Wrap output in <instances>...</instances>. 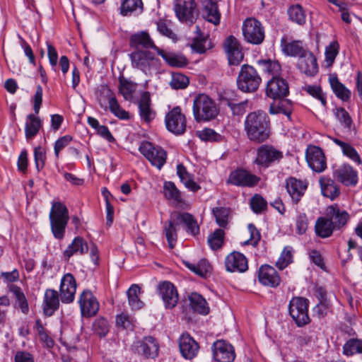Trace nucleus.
<instances>
[{
    "mask_svg": "<svg viewBox=\"0 0 362 362\" xmlns=\"http://www.w3.org/2000/svg\"><path fill=\"white\" fill-rule=\"evenodd\" d=\"M157 291L167 309L174 308L179 300V295L176 287L170 281H163L158 284Z\"/></svg>",
    "mask_w": 362,
    "mask_h": 362,
    "instance_id": "obj_13",
    "label": "nucleus"
},
{
    "mask_svg": "<svg viewBox=\"0 0 362 362\" xmlns=\"http://www.w3.org/2000/svg\"><path fill=\"white\" fill-rule=\"evenodd\" d=\"M296 66L301 73L308 76H314L318 72L317 59L310 50L298 59Z\"/></svg>",
    "mask_w": 362,
    "mask_h": 362,
    "instance_id": "obj_29",
    "label": "nucleus"
},
{
    "mask_svg": "<svg viewBox=\"0 0 362 362\" xmlns=\"http://www.w3.org/2000/svg\"><path fill=\"white\" fill-rule=\"evenodd\" d=\"M176 16L181 22L193 23L198 16L196 1H177L174 6Z\"/></svg>",
    "mask_w": 362,
    "mask_h": 362,
    "instance_id": "obj_18",
    "label": "nucleus"
},
{
    "mask_svg": "<svg viewBox=\"0 0 362 362\" xmlns=\"http://www.w3.org/2000/svg\"><path fill=\"white\" fill-rule=\"evenodd\" d=\"M204 18L207 21L218 25L220 23L221 13L217 1H207L203 11Z\"/></svg>",
    "mask_w": 362,
    "mask_h": 362,
    "instance_id": "obj_48",
    "label": "nucleus"
},
{
    "mask_svg": "<svg viewBox=\"0 0 362 362\" xmlns=\"http://www.w3.org/2000/svg\"><path fill=\"white\" fill-rule=\"evenodd\" d=\"M177 175L185 187L192 192H197L201 187L194 180V176L189 173L182 163H179L176 167Z\"/></svg>",
    "mask_w": 362,
    "mask_h": 362,
    "instance_id": "obj_34",
    "label": "nucleus"
},
{
    "mask_svg": "<svg viewBox=\"0 0 362 362\" xmlns=\"http://www.w3.org/2000/svg\"><path fill=\"white\" fill-rule=\"evenodd\" d=\"M336 228L332 221L325 215V217H320L317 219L315 230L317 236L322 238L330 237Z\"/></svg>",
    "mask_w": 362,
    "mask_h": 362,
    "instance_id": "obj_40",
    "label": "nucleus"
},
{
    "mask_svg": "<svg viewBox=\"0 0 362 362\" xmlns=\"http://www.w3.org/2000/svg\"><path fill=\"white\" fill-rule=\"evenodd\" d=\"M157 54L160 55L170 66L184 67L187 64V60L185 57L174 53L167 52L160 48Z\"/></svg>",
    "mask_w": 362,
    "mask_h": 362,
    "instance_id": "obj_50",
    "label": "nucleus"
},
{
    "mask_svg": "<svg viewBox=\"0 0 362 362\" xmlns=\"http://www.w3.org/2000/svg\"><path fill=\"white\" fill-rule=\"evenodd\" d=\"M76 281L74 276L70 274H65L60 282L59 292L61 300L63 303H71L75 298L76 291Z\"/></svg>",
    "mask_w": 362,
    "mask_h": 362,
    "instance_id": "obj_24",
    "label": "nucleus"
},
{
    "mask_svg": "<svg viewBox=\"0 0 362 362\" xmlns=\"http://www.w3.org/2000/svg\"><path fill=\"white\" fill-rule=\"evenodd\" d=\"M280 47L282 52L288 57H301L309 49L301 40L288 41L286 37H283L280 41Z\"/></svg>",
    "mask_w": 362,
    "mask_h": 362,
    "instance_id": "obj_28",
    "label": "nucleus"
},
{
    "mask_svg": "<svg viewBox=\"0 0 362 362\" xmlns=\"http://www.w3.org/2000/svg\"><path fill=\"white\" fill-rule=\"evenodd\" d=\"M139 151L153 166L158 170H160L166 163L167 152L160 146L154 145L148 141H143L139 145Z\"/></svg>",
    "mask_w": 362,
    "mask_h": 362,
    "instance_id": "obj_9",
    "label": "nucleus"
},
{
    "mask_svg": "<svg viewBox=\"0 0 362 362\" xmlns=\"http://www.w3.org/2000/svg\"><path fill=\"white\" fill-rule=\"evenodd\" d=\"M140 291L141 288L137 284H132L127 291L128 303L132 310H140L144 305L139 297Z\"/></svg>",
    "mask_w": 362,
    "mask_h": 362,
    "instance_id": "obj_51",
    "label": "nucleus"
},
{
    "mask_svg": "<svg viewBox=\"0 0 362 362\" xmlns=\"http://www.w3.org/2000/svg\"><path fill=\"white\" fill-rule=\"evenodd\" d=\"M242 33L245 41L255 45H261L265 37L264 28L255 18H247L243 21Z\"/></svg>",
    "mask_w": 362,
    "mask_h": 362,
    "instance_id": "obj_8",
    "label": "nucleus"
},
{
    "mask_svg": "<svg viewBox=\"0 0 362 362\" xmlns=\"http://www.w3.org/2000/svg\"><path fill=\"white\" fill-rule=\"evenodd\" d=\"M288 15L289 19L292 21L303 25L305 22V13L302 6L300 4H295L291 6L288 9Z\"/></svg>",
    "mask_w": 362,
    "mask_h": 362,
    "instance_id": "obj_58",
    "label": "nucleus"
},
{
    "mask_svg": "<svg viewBox=\"0 0 362 362\" xmlns=\"http://www.w3.org/2000/svg\"><path fill=\"white\" fill-rule=\"evenodd\" d=\"M284 158L281 151L272 144H262L256 149L253 163L259 169H267L279 163Z\"/></svg>",
    "mask_w": 362,
    "mask_h": 362,
    "instance_id": "obj_5",
    "label": "nucleus"
},
{
    "mask_svg": "<svg viewBox=\"0 0 362 362\" xmlns=\"http://www.w3.org/2000/svg\"><path fill=\"white\" fill-rule=\"evenodd\" d=\"M192 110L197 122L212 120L219 113V109L215 101L204 93L199 94L194 98Z\"/></svg>",
    "mask_w": 362,
    "mask_h": 362,
    "instance_id": "obj_4",
    "label": "nucleus"
},
{
    "mask_svg": "<svg viewBox=\"0 0 362 362\" xmlns=\"http://www.w3.org/2000/svg\"><path fill=\"white\" fill-rule=\"evenodd\" d=\"M163 195L167 200L172 201L176 205L184 204L185 200L181 192L175 184L171 181H165L163 183Z\"/></svg>",
    "mask_w": 362,
    "mask_h": 362,
    "instance_id": "obj_37",
    "label": "nucleus"
},
{
    "mask_svg": "<svg viewBox=\"0 0 362 362\" xmlns=\"http://www.w3.org/2000/svg\"><path fill=\"white\" fill-rule=\"evenodd\" d=\"M258 279L260 284L271 288L280 285L281 278L278 272L272 266L264 264L258 271Z\"/></svg>",
    "mask_w": 362,
    "mask_h": 362,
    "instance_id": "obj_27",
    "label": "nucleus"
},
{
    "mask_svg": "<svg viewBox=\"0 0 362 362\" xmlns=\"http://www.w3.org/2000/svg\"><path fill=\"white\" fill-rule=\"evenodd\" d=\"M92 330L98 337H105L110 330L107 320L103 317L96 318L92 325Z\"/></svg>",
    "mask_w": 362,
    "mask_h": 362,
    "instance_id": "obj_60",
    "label": "nucleus"
},
{
    "mask_svg": "<svg viewBox=\"0 0 362 362\" xmlns=\"http://www.w3.org/2000/svg\"><path fill=\"white\" fill-rule=\"evenodd\" d=\"M332 141L335 144L341 148L342 153L345 156L358 165H361L362 163L360 155L350 144L341 141L337 138H333Z\"/></svg>",
    "mask_w": 362,
    "mask_h": 362,
    "instance_id": "obj_46",
    "label": "nucleus"
},
{
    "mask_svg": "<svg viewBox=\"0 0 362 362\" xmlns=\"http://www.w3.org/2000/svg\"><path fill=\"white\" fill-rule=\"evenodd\" d=\"M106 96L107 98L109 109L110 112L117 118L120 119H129V114L128 112L122 109L116 97L115 96L114 93L110 88L105 89Z\"/></svg>",
    "mask_w": 362,
    "mask_h": 362,
    "instance_id": "obj_36",
    "label": "nucleus"
},
{
    "mask_svg": "<svg viewBox=\"0 0 362 362\" xmlns=\"http://www.w3.org/2000/svg\"><path fill=\"white\" fill-rule=\"evenodd\" d=\"M165 124L166 129L174 134L180 135L185 133L187 126L186 117L179 106L173 107L166 114Z\"/></svg>",
    "mask_w": 362,
    "mask_h": 362,
    "instance_id": "obj_11",
    "label": "nucleus"
},
{
    "mask_svg": "<svg viewBox=\"0 0 362 362\" xmlns=\"http://www.w3.org/2000/svg\"><path fill=\"white\" fill-rule=\"evenodd\" d=\"M139 114L142 121L150 123L156 117V112L151 107V100L148 92H144L138 104Z\"/></svg>",
    "mask_w": 362,
    "mask_h": 362,
    "instance_id": "obj_33",
    "label": "nucleus"
},
{
    "mask_svg": "<svg viewBox=\"0 0 362 362\" xmlns=\"http://www.w3.org/2000/svg\"><path fill=\"white\" fill-rule=\"evenodd\" d=\"M189 305L192 309L199 314L206 315L209 313V307L206 300L198 293H192L188 296Z\"/></svg>",
    "mask_w": 362,
    "mask_h": 362,
    "instance_id": "obj_44",
    "label": "nucleus"
},
{
    "mask_svg": "<svg viewBox=\"0 0 362 362\" xmlns=\"http://www.w3.org/2000/svg\"><path fill=\"white\" fill-rule=\"evenodd\" d=\"M88 245L81 237L77 236L68 245L63 252L62 257L65 262H69L74 255H83L88 252Z\"/></svg>",
    "mask_w": 362,
    "mask_h": 362,
    "instance_id": "obj_30",
    "label": "nucleus"
},
{
    "mask_svg": "<svg viewBox=\"0 0 362 362\" xmlns=\"http://www.w3.org/2000/svg\"><path fill=\"white\" fill-rule=\"evenodd\" d=\"M305 158L309 167L313 171L322 173L326 169V158L321 148L315 146H309L306 151Z\"/></svg>",
    "mask_w": 362,
    "mask_h": 362,
    "instance_id": "obj_19",
    "label": "nucleus"
},
{
    "mask_svg": "<svg viewBox=\"0 0 362 362\" xmlns=\"http://www.w3.org/2000/svg\"><path fill=\"white\" fill-rule=\"evenodd\" d=\"M119 93L124 97V100H132L133 93L135 91V85L123 76L119 78Z\"/></svg>",
    "mask_w": 362,
    "mask_h": 362,
    "instance_id": "obj_57",
    "label": "nucleus"
},
{
    "mask_svg": "<svg viewBox=\"0 0 362 362\" xmlns=\"http://www.w3.org/2000/svg\"><path fill=\"white\" fill-rule=\"evenodd\" d=\"M78 303L83 317H90L99 310V303L90 290H84L80 294Z\"/></svg>",
    "mask_w": 362,
    "mask_h": 362,
    "instance_id": "obj_16",
    "label": "nucleus"
},
{
    "mask_svg": "<svg viewBox=\"0 0 362 362\" xmlns=\"http://www.w3.org/2000/svg\"><path fill=\"white\" fill-rule=\"evenodd\" d=\"M308 308L309 300L304 297L295 296L289 301L288 313L298 327H301L310 322Z\"/></svg>",
    "mask_w": 362,
    "mask_h": 362,
    "instance_id": "obj_7",
    "label": "nucleus"
},
{
    "mask_svg": "<svg viewBox=\"0 0 362 362\" xmlns=\"http://www.w3.org/2000/svg\"><path fill=\"white\" fill-rule=\"evenodd\" d=\"M42 126V121L35 113L28 115L25 124V136L26 139L29 140L35 137L38 134Z\"/></svg>",
    "mask_w": 362,
    "mask_h": 362,
    "instance_id": "obj_38",
    "label": "nucleus"
},
{
    "mask_svg": "<svg viewBox=\"0 0 362 362\" xmlns=\"http://www.w3.org/2000/svg\"><path fill=\"white\" fill-rule=\"evenodd\" d=\"M225 265L226 270L229 272L243 273L248 269L247 259L243 254L236 251L226 256Z\"/></svg>",
    "mask_w": 362,
    "mask_h": 362,
    "instance_id": "obj_26",
    "label": "nucleus"
},
{
    "mask_svg": "<svg viewBox=\"0 0 362 362\" xmlns=\"http://www.w3.org/2000/svg\"><path fill=\"white\" fill-rule=\"evenodd\" d=\"M333 177L346 187H355L358 182V172L349 163H343L335 169Z\"/></svg>",
    "mask_w": 362,
    "mask_h": 362,
    "instance_id": "obj_17",
    "label": "nucleus"
},
{
    "mask_svg": "<svg viewBox=\"0 0 362 362\" xmlns=\"http://www.w3.org/2000/svg\"><path fill=\"white\" fill-rule=\"evenodd\" d=\"M244 130L250 141L262 144L271 134L270 118L263 110L251 112L245 119Z\"/></svg>",
    "mask_w": 362,
    "mask_h": 362,
    "instance_id": "obj_1",
    "label": "nucleus"
},
{
    "mask_svg": "<svg viewBox=\"0 0 362 362\" xmlns=\"http://www.w3.org/2000/svg\"><path fill=\"white\" fill-rule=\"evenodd\" d=\"M304 89H305V90H306V92L310 95H311L314 98L318 100L321 103V104L323 107L327 106L326 93H325L322 91V89L320 86L310 85V86L305 87Z\"/></svg>",
    "mask_w": 362,
    "mask_h": 362,
    "instance_id": "obj_62",
    "label": "nucleus"
},
{
    "mask_svg": "<svg viewBox=\"0 0 362 362\" xmlns=\"http://www.w3.org/2000/svg\"><path fill=\"white\" fill-rule=\"evenodd\" d=\"M258 65L264 73L272 76V78L279 77L281 73V66L276 60L260 59L257 61Z\"/></svg>",
    "mask_w": 362,
    "mask_h": 362,
    "instance_id": "obj_47",
    "label": "nucleus"
},
{
    "mask_svg": "<svg viewBox=\"0 0 362 362\" xmlns=\"http://www.w3.org/2000/svg\"><path fill=\"white\" fill-rule=\"evenodd\" d=\"M265 93L268 98L274 100L285 98L289 93L288 84L282 78H272L267 83Z\"/></svg>",
    "mask_w": 362,
    "mask_h": 362,
    "instance_id": "obj_15",
    "label": "nucleus"
},
{
    "mask_svg": "<svg viewBox=\"0 0 362 362\" xmlns=\"http://www.w3.org/2000/svg\"><path fill=\"white\" fill-rule=\"evenodd\" d=\"M49 219L54 238L59 240L64 239L69 219L67 207L60 202H52Z\"/></svg>",
    "mask_w": 362,
    "mask_h": 362,
    "instance_id": "obj_2",
    "label": "nucleus"
},
{
    "mask_svg": "<svg viewBox=\"0 0 362 362\" xmlns=\"http://www.w3.org/2000/svg\"><path fill=\"white\" fill-rule=\"evenodd\" d=\"M260 180L259 177L247 170L238 168L230 173L226 182L237 187L252 188L257 185Z\"/></svg>",
    "mask_w": 362,
    "mask_h": 362,
    "instance_id": "obj_10",
    "label": "nucleus"
},
{
    "mask_svg": "<svg viewBox=\"0 0 362 362\" xmlns=\"http://www.w3.org/2000/svg\"><path fill=\"white\" fill-rule=\"evenodd\" d=\"M329 83L333 93L339 99L343 102L350 100L351 95L350 90L339 81L337 76L330 77Z\"/></svg>",
    "mask_w": 362,
    "mask_h": 362,
    "instance_id": "obj_43",
    "label": "nucleus"
},
{
    "mask_svg": "<svg viewBox=\"0 0 362 362\" xmlns=\"http://www.w3.org/2000/svg\"><path fill=\"white\" fill-rule=\"evenodd\" d=\"M225 233L222 228L216 229L208 238V243L213 250L220 249L224 242Z\"/></svg>",
    "mask_w": 362,
    "mask_h": 362,
    "instance_id": "obj_59",
    "label": "nucleus"
},
{
    "mask_svg": "<svg viewBox=\"0 0 362 362\" xmlns=\"http://www.w3.org/2000/svg\"><path fill=\"white\" fill-rule=\"evenodd\" d=\"M216 223L222 228H226L232 218V210L229 207L217 206L212 209Z\"/></svg>",
    "mask_w": 362,
    "mask_h": 362,
    "instance_id": "obj_42",
    "label": "nucleus"
},
{
    "mask_svg": "<svg viewBox=\"0 0 362 362\" xmlns=\"http://www.w3.org/2000/svg\"><path fill=\"white\" fill-rule=\"evenodd\" d=\"M333 112L341 125L348 131H351L354 126V122L351 117L345 108L342 107H336L333 110Z\"/></svg>",
    "mask_w": 362,
    "mask_h": 362,
    "instance_id": "obj_54",
    "label": "nucleus"
},
{
    "mask_svg": "<svg viewBox=\"0 0 362 362\" xmlns=\"http://www.w3.org/2000/svg\"><path fill=\"white\" fill-rule=\"evenodd\" d=\"M183 264L191 272L202 277L210 273L211 269L209 262L206 259H202L196 264L183 261Z\"/></svg>",
    "mask_w": 362,
    "mask_h": 362,
    "instance_id": "obj_49",
    "label": "nucleus"
},
{
    "mask_svg": "<svg viewBox=\"0 0 362 362\" xmlns=\"http://www.w3.org/2000/svg\"><path fill=\"white\" fill-rule=\"evenodd\" d=\"M178 225L175 220L170 219L163 223V234L165 235L168 247L173 249L177 242Z\"/></svg>",
    "mask_w": 362,
    "mask_h": 362,
    "instance_id": "obj_39",
    "label": "nucleus"
},
{
    "mask_svg": "<svg viewBox=\"0 0 362 362\" xmlns=\"http://www.w3.org/2000/svg\"><path fill=\"white\" fill-rule=\"evenodd\" d=\"M211 349L213 358L217 362H233L235 360L234 347L223 339L214 341Z\"/></svg>",
    "mask_w": 362,
    "mask_h": 362,
    "instance_id": "obj_14",
    "label": "nucleus"
},
{
    "mask_svg": "<svg viewBox=\"0 0 362 362\" xmlns=\"http://www.w3.org/2000/svg\"><path fill=\"white\" fill-rule=\"evenodd\" d=\"M136 351L147 358H155L158 356L159 344L151 337H144L141 340L134 343Z\"/></svg>",
    "mask_w": 362,
    "mask_h": 362,
    "instance_id": "obj_21",
    "label": "nucleus"
},
{
    "mask_svg": "<svg viewBox=\"0 0 362 362\" xmlns=\"http://www.w3.org/2000/svg\"><path fill=\"white\" fill-rule=\"evenodd\" d=\"M308 182L289 177L286 180V189L289 194L292 203L298 204L305 194L308 188Z\"/></svg>",
    "mask_w": 362,
    "mask_h": 362,
    "instance_id": "obj_23",
    "label": "nucleus"
},
{
    "mask_svg": "<svg viewBox=\"0 0 362 362\" xmlns=\"http://www.w3.org/2000/svg\"><path fill=\"white\" fill-rule=\"evenodd\" d=\"M129 46L134 50H153L157 53L159 50L151 37L150 35L146 31H140L131 35L129 37Z\"/></svg>",
    "mask_w": 362,
    "mask_h": 362,
    "instance_id": "obj_25",
    "label": "nucleus"
},
{
    "mask_svg": "<svg viewBox=\"0 0 362 362\" xmlns=\"http://www.w3.org/2000/svg\"><path fill=\"white\" fill-rule=\"evenodd\" d=\"M143 1H122L120 14L123 16H131L134 13L140 14L143 12Z\"/></svg>",
    "mask_w": 362,
    "mask_h": 362,
    "instance_id": "obj_53",
    "label": "nucleus"
},
{
    "mask_svg": "<svg viewBox=\"0 0 362 362\" xmlns=\"http://www.w3.org/2000/svg\"><path fill=\"white\" fill-rule=\"evenodd\" d=\"M343 355L350 357L356 354H362V339L351 338L342 346Z\"/></svg>",
    "mask_w": 362,
    "mask_h": 362,
    "instance_id": "obj_52",
    "label": "nucleus"
},
{
    "mask_svg": "<svg viewBox=\"0 0 362 362\" xmlns=\"http://www.w3.org/2000/svg\"><path fill=\"white\" fill-rule=\"evenodd\" d=\"M198 136L202 141L219 142L223 140V136L212 129L205 128L197 132Z\"/></svg>",
    "mask_w": 362,
    "mask_h": 362,
    "instance_id": "obj_63",
    "label": "nucleus"
},
{
    "mask_svg": "<svg viewBox=\"0 0 362 362\" xmlns=\"http://www.w3.org/2000/svg\"><path fill=\"white\" fill-rule=\"evenodd\" d=\"M262 78L257 70L252 66L243 64L237 78V86L243 93L255 92L260 83Z\"/></svg>",
    "mask_w": 362,
    "mask_h": 362,
    "instance_id": "obj_6",
    "label": "nucleus"
},
{
    "mask_svg": "<svg viewBox=\"0 0 362 362\" xmlns=\"http://www.w3.org/2000/svg\"><path fill=\"white\" fill-rule=\"evenodd\" d=\"M129 57L132 67L140 70L145 75H151L160 68V60L152 50H134Z\"/></svg>",
    "mask_w": 362,
    "mask_h": 362,
    "instance_id": "obj_3",
    "label": "nucleus"
},
{
    "mask_svg": "<svg viewBox=\"0 0 362 362\" xmlns=\"http://www.w3.org/2000/svg\"><path fill=\"white\" fill-rule=\"evenodd\" d=\"M228 93L225 92L224 95L221 96V100L223 103L227 105L231 110L234 115H242L245 112V106L247 102H240L236 103L233 99L228 98L227 95Z\"/></svg>",
    "mask_w": 362,
    "mask_h": 362,
    "instance_id": "obj_55",
    "label": "nucleus"
},
{
    "mask_svg": "<svg viewBox=\"0 0 362 362\" xmlns=\"http://www.w3.org/2000/svg\"><path fill=\"white\" fill-rule=\"evenodd\" d=\"M223 47L230 65L238 66L243 62L244 54L242 47L235 37L233 35L227 37L223 43Z\"/></svg>",
    "mask_w": 362,
    "mask_h": 362,
    "instance_id": "obj_12",
    "label": "nucleus"
},
{
    "mask_svg": "<svg viewBox=\"0 0 362 362\" xmlns=\"http://www.w3.org/2000/svg\"><path fill=\"white\" fill-rule=\"evenodd\" d=\"M325 215L337 230L344 228L350 220L349 214L346 210L341 209L337 204L327 206Z\"/></svg>",
    "mask_w": 362,
    "mask_h": 362,
    "instance_id": "obj_22",
    "label": "nucleus"
},
{
    "mask_svg": "<svg viewBox=\"0 0 362 362\" xmlns=\"http://www.w3.org/2000/svg\"><path fill=\"white\" fill-rule=\"evenodd\" d=\"M322 194L333 201L340 194V189L334 180L323 177L319 180Z\"/></svg>",
    "mask_w": 362,
    "mask_h": 362,
    "instance_id": "obj_35",
    "label": "nucleus"
},
{
    "mask_svg": "<svg viewBox=\"0 0 362 362\" xmlns=\"http://www.w3.org/2000/svg\"><path fill=\"white\" fill-rule=\"evenodd\" d=\"M339 44L337 40L331 42L329 45L325 47V62L328 66L332 65L334 62L335 59L339 52Z\"/></svg>",
    "mask_w": 362,
    "mask_h": 362,
    "instance_id": "obj_61",
    "label": "nucleus"
},
{
    "mask_svg": "<svg viewBox=\"0 0 362 362\" xmlns=\"http://www.w3.org/2000/svg\"><path fill=\"white\" fill-rule=\"evenodd\" d=\"M59 296L58 292L52 288H47L44 295L42 310L45 315L50 317L59 309Z\"/></svg>",
    "mask_w": 362,
    "mask_h": 362,
    "instance_id": "obj_31",
    "label": "nucleus"
},
{
    "mask_svg": "<svg viewBox=\"0 0 362 362\" xmlns=\"http://www.w3.org/2000/svg\"><path fill=\"white\" fill-rule=\"evenodd\" d=\"M181 356L187 360L194 358L199 351V344L188 333L182 334L178 339Z\"/></svg>",
    "mask_w": 362,
    "mask_h": 362,
    "instance_id": "obj_20",
    "label": "nucleus"
},
{
    "mask_svg": "<svg viewBox=\"0 0 362 362\" xmlns=\"http://www.w3.org/2000/svg\"><path fill=\"white\" fill-rule=\"evenodd\" d=\"M250 207L254 213L261 214L267 209V202L260 194H255L250 199Z\"/></svg>",
    "mask_w": 362,
    "mask_h": 362,
    "instance_id": "obj_64",
    "label": "nucleus"
},
{
    "mask_svg": "<svg viewBox=\"0 0 362 362\" xmlns=\"http://www.w3.org/2000/svg\"><path fill=\"white\" fill-rule=\"evenodd\" d=\"M277 103L273 102L269 107L270 115L282 114L286 116L288 121L291 122L292 114L294 110L293 103L288 99H276Z\"/></svg>",
    "mask_w": 362,
    "mask_h": 362,
    "instance_id": "obj_32",
    "label": "nucleus"
},
{
    "mask_svg": "<svg viewBox=\"0 0 362 362\" xmlns=\"http://www.w3.org/2000/svg\"><path fill=\"white\" fill-rule=\"evenodd\" d=\"M293 261V250L291 246H286L283 249L279 259L276 262V266L280 270L286 268Z\"/></svg>",
    "mask_w": 362,
    "mask_h": 362,
    "instance_id": "obj_56",
    "label": "nucleus"
},
{
    "mask_svg": "<svg viewBox=\"0 0 362 362\" xmlns=\"http://www.w3.org/2000/svg\"><path fill=\"white\" fill-rule=\"evenodd\" d=\"M185 226V230L187 233L196 236L199 234V226L194 216L187 212L179 213L176 217Z\"/></svg>",
    "mask_w": 362,
    "mask_h": 362,
    "instance_id": "obj_41",
    "label": "nucleus"
},
{
    "mask_svg": "<svg viewBox=\"0 0 362 362\" xmlns=\"http://www.w3.org/2000/svg\"><path fill=\"white\" fill-rule=\"evenodd\" d=\"M8 288L14 295L18 307L21 312L27 315L29 313L28 302L21 288L17 285L10 284Z\"/></svg>",
    "mask_w": 362,
    "mask_h": 362,
    "instance_id": "obj_45",
    "label": "nucleus"
}]
</instances>
